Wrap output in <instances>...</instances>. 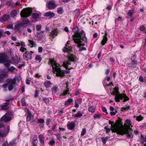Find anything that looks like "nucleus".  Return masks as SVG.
Segmentation results:
<instances>
[{"label":"nucleus","mask_w":146,"mask_h":146,"mask_svg":"<svg viewBox=\"0 0 146 146\" xmlns=\"http://www.w3.org/2000/svg\"><path fill=\"white\" fill-rule=\"evenodd\" d=\"M72 38L74 42L77 44V46L79 48L84 45V43H86L87 42V38L85 37V34L83 30H82L80 33H75L72 35ZM86 49L85 47H82L80 48L78 50L81 51L85 50Z\"/></svg>","instance_id":"f257e3e1"},{"label":"nucleus","mask_w":146,"mask_h":146,"mask_svg":"<svg viewBox=\"0 0 146 146\" xmlns=\"http://www.w3.org/2000/svg\"><path fill=\"white\" fill-rule=\"evenodd\" d=\"M48 63L51 65L52 69V72L53 73L56 74L57 76H59L62 77L64 76L65 73H69L70 72L69 71L66 72L61 70L60 68V65L59 64L53 60L50 59Z\"/></svg>","instance_id":"f03ea898"},{"label":"nucleus","mask_w":146,"mask_h":146,"mask_svg":"<svg viewBox=\"0 0 146 146\" xmlns=\"http://www.w3.org/2000/svg\"><path fill=\"white\" fill-rule=\"evenodd\" d=\"M120 124L121 125V127H119V134L121 135H123L128 130H130L131 129V128L132 127L131 125V121L129 119H126L124 125H123L122 122V120L120 119Z\"/></svg>","instance_id":"7ed1b4c3"},{"label":"nucleus","mask_w":146,"mask_h":146,"mask_svg":"<svg viewBox=\"0 0 146 146\" xmlns=\"http://www.w3.org/2000/svg\"><path fill=\"white\" fill-rule=\"evenodd\" d=\"M120 119L117 120L114 123L113 121H112L110 120L109 121V123L111 125V130L112 132H116L119 134V127H121V125L120 124Z\"/></svg>","instance_id":"20e7f679"},{"label":"nucleus","mask_w":146,"mask_h":146,"mask_svg":"<svg viewBox=\"0 0 146 146\" xmlns=\"http://www.w3.org/2000/svg\"><path fill=\"white\" fill-rule=\"evenodd\" d=\"M32 9L27 8L23 9L20 13V15L22 17L26 18L29 17L32 13Z\"/></svg>","instance_id":"39448f33"},{"label":"nucleus","mask_w":146,"mask_h":146,"mask_svg":"<svg viewBox=\"0 0 146 146\" xmlns=\"http://www.w3.org/2000/svg\"><path fill=\"white\" fill-rule=\"evenodd\" d=\"M46 5L49 9H53L57 6L54 1L52 0L48 2Z\"/></svg>","instance_id":"423d86ee"},{"label":"nucleus","mask_w":146,"mask_h":146,"mask_svg":"<svg viewBox=\"0 0 146 146\" xmlns=\"http://www.w3.org/2000/svg\"><path fill=\"white\" fill-rule=\"evenodd\" d=\"M41 15V13L40 12L35 13L32 14L31 17L35 22L40 20Z\"/></svg>","instance_id":"0eeeda50"},{"label":"nucleus","mask_w":146,"mask_h":146,"mask_svg":"<svg viewBox=\"0 0 146 146\" xmlns=\"http://www.w3.org/2000/svg\"><path fill=\"white\" fill-rule=\"evenodd\" d=\"M114 90L115 91L113 92V95H115V100L116 102H119V100L118 99L119 97H121V94L119 93L117 87H115L114 88Z\"/></svg>","instance_id":"6e6552de"},{"label":"nucleus","mask_w":146,"mask_h":146,"mask_svg":"<svg viewBox=\"0 0 146 146\" xmlns=\"http://www.w3.org/2000/svg\"><path fill=\"white\" fill-rule=\"evenodd\" d=\"M33 53V52L31 51H26L23 54V57L24 58L27 60L31 59L32 57V54Z\"/></svg>","instance_id":"1a4fd4ad"},{"label":"nucleus","mask_w":146,"mask_h":146,"mask_svg":"<svg viewBox=\"0 0 146 146\" xmlns=\"http://www.w3.org/2000/svg\"><path fill=\"white\" fill-rule=\"evenodd\" d=\"M11 119L10 115L9 113H6L1 119V121H3L5 122H8Z\"/></svg>","instance_id":"9d476101"},{"label":"nucleus","mask_w":146,"mask_h":146,"mask_svg":"<svg viewBox=\"0 0 146 146\" xmlns=\"http://www.w3.org/2000/svg\"><path fill=\"white\" fill-rule=\"evenodd\" d=\"M6 82L9 85H14L16 83V79L15 78L13 79L9 78L6 80Z\"/></svg>","instance_id":"9b49d317"},{"label":"nucleus","mask_w":146,"mask_h":146,"mask_svg":"<svg viewBox=\"0 0 146 146\" xmlns=\"http://www.w3.org/2000/svg\"><path fill=\"white\" fill-rule=\"evenodd\" d=\"M67 57L70 61L75 62L77 60V57L75 55L70 54V53H68Z\"/></svg>","instance_id":"f8f14e48"},{"label":"nucleus","mask_w":146,"mask_h":146,"mask_svg":"<svg viewBox=\"0 0 146 146\" xmlns=\"http://www.w3.org/2000/svg\"><path fill=\"white\" fill-rule=\"evenodd\" d=\"M71 64L70 62L65 61L63 62L62 66L66 69H68L69 70H70L73 68V67L70 66Z\"/></svg>","instance_id":"ddd939ff"},{"label":"nucleus","mask_w":146,"mask_h":146,"mask_svg":"<svg viewBox=\"0 0 146 146\" xmlns=\"http://www.w3.org/2000/svg\"><path fill=\"white\" fill-rule=\"evenodd\" d=\"M121 97H119L118 98L119 102H120V100H122L123 98H124L123 101V102H125L129 100V98L125 94H121Z\"/></svg>","instance_id":"4468645a"},{"label":"nucleus","mask_w":146,"mask_h":146,"mask_svg":"<svg viewBox=\"0 0 146 146\" xmlns=\"http://www.w3.org/2000/svg\"><path fill=\"white\" fill-rule=\"evenodd\" d=\"M132 131L131 129L130 130H128L127 132L125 133L124 134L126 135V137L128 138H132L133 136V134L131 132V131Z\"/></svg>","instance_id":"2eb2a0df"},{"label":"nucleus","mask_w":146,"mask_h":146,"mask_svg":"<svg viewBox=\"0 0 146 146\" xmlns=\"http://www.w3.org/2000/svg\"><path fill=\"white\" fill-rule=\"evenodd\" d=\"M107 33H105L104 35L103 36V39L102 40L101 42V43L102 45H104L108 40V38L107 36Z\"/></svg>","instance_id":"dca6fc26"},{"label":"nucleus","mask_w":146,"mask_h":146,"mask_svg":"<svg viewBox=\"0 0 146 146\" xmlns=\"http://www.w3.org/2000/svg\"><path fill=\"white\" fill-rule=\"evenodd\" d=\"M8 74L7 73H3L0 74V82H2L4 78L8 77Z\"/></svg>","instance_id":"f3484780"},{"label":"nucleus","mask_w":146,"mask_h":146,"mask_svg":"<svg viewBox=\"0 0 146 146\" xmlns=\"http://www.w3.org/2000/svg\"><path fill=\"white\" fill-rule=\"evenodd\" d=\"M38 142L37 135H35L33 138V146H37Z\"/></svg>","instance_id":"a211bd4d"},{"label":"nucleus","mask_w":146,"mask_h":146,"mask_svg":"<svg viewBox=\"0 0 146 146\" xmlns=\"http://www.w3.org/2000/svg\"><path fill=\"white\" fill-rule=\"evenodd\" d=\"M65 85H66V90H65L63 92L62 94H61L60 95V96H65L67 94H68V95L70 94V93H69V89L68 88V84H65Z\"/></svg>","instance_id":"6ab92c4d"},{"label":"nucleus","mask_w":146,"mask_h":146,"mask_svg":"<svg viewBox=\"0 0 146 146\" xmlns=\"http://www.w3.org/2000/svg\"><path fill=\"white\" fill-rule=\"evenodd\" d=\"M72 48L70 46L66 44L64 48L63 49V51L64 52H67L69 51H70L71 50Z\"/></svg>","instance_id":"aec40b11"},{"label":"nucleus","mask_w":146,"mask_h":146,"mask_svg":"<svg viewBox=\"0 0 146 146\" xmlns=\"http://www.w3.org/2000/svg\"><path fill=\"white\" fill-rule=\"evenodd\" d=\"M9 103V102L5 103L1 106V108L3 110H7L8 108V105Z\"/></svg>","instance_id":"412c9836"},{"label":"nucleus","mask_w":146,"mask_h":146,"mask_svg":"<svg viewBox=\"0 0 146 146\" xmlns=\"http://www.w3.org/2000/svg\"><path fill=\"white\" fill-rule=\"evenodd\" d=\"M39 139L40 143L42 145L44 143V138L43 135L40 134L39 136Z\"/></svg>","instance_id":"4be33fe9"},{"label":"nucleus","mask_w":146,"mask_h":146,"mask_svg":"<svg viewBox=\"0 0 146 146\" xmlns=\"http://www.w3.org/2000/svg\"><path fill=\"white\" fill-rule=\"evenodd\" d=\"M44 16L49 17L50 18H52L54 16V13L51 12H48L45 13L44 15Z\"/></svg>","instance_id":"5701e85b"},{"label":"nucleus","mask_w":146,"mask_h":146,"mask_svg":"<svg viewBox=\"0 0 146 146\" xmlns=\"http://www.w3.org/2000/svg\"><path fill=\"white\" fill-rule=\"evenodd\" d=\"M29 45L31 47H35L36 46V44L34 41L32 40H29Z\"/></svg>","instance_id":"b1692460"},{"label":"nucleus","mask_w":146,"mask_h":146,"mask_svg":"<svg viewBox=\"0 0 146 146\" xmlns=\"http://www.w3.org/2000/svg\"><path fill=\"white\" fill-rule=\"evenodd\" d=\"M96 110V107L93 106H90L88 108V111L89 112H91L92 113L94 112Z\"/></svg>","instance_id":"393cba45"},{"label":"nucleus","mask_w":146,"mask_h":146,"mask_svg":"<svg viewBox=\"0 0 146 146\" xmlns=\"http://www.w3.org/2000/svg\"><path fill=\"white\" fill-rule=\"evenodd\" d=\"M58 33V31L56 29H54L51 31L50 35L51 36L54 37L57 36Z\"/></svg>","instance_id":"a878e982"},{"label":"nucleus","mask_w":146,"mask_h":146,"mask_svg":"<svg viewBox=\"0 0 146 146\" xmlns=\"http://www.w3.org/2000/svg\"><path fill=\"white\" fill-rule=\"evenodd\" d=\"M80 14V10L78 9H76L74 11L73 15L77 17H79Z\"/></svg>","instance_id":"bb28decb"},{"label":"nucleus","mask_w":146,"mask_h":146,"mask_svg":"<svg viewBox=\"0 0 146 146\" xmlns=\"http://www.w3.org/2000/svg\"><path fill=\"white\" fill-rule=\"evenodd\" d=\"M75 127V124L73 123H70L67 125V127L68 129L72 130Z\"/></svg>","instance_id":"cd10ccee"},{"label":"nucleus","mask_w":146,"mask_h":146,"mask_svg":"<svg viewBox=\"0 0 146 146\" xmlns=\"http://www.w3.org/2000/svg\"><path fill=\"white\" fill-rule=\"evenodd\" d=\"M82 114L81 113L80 111H78L77 113L73 115V116L74 117H78L79 118L81 117L82 116Z\"/></svg>","instance_id":"c85d7f7f"},{"label":"nucleus","mask_w":146,"mask_h":146,"mask_svg":"<svg viewBox=\"0 0 146 146\" xmlns=\"http://www.w3.org/2000/svg\"><path fill=\"white\" fill-rule=\"evenodd\" d=\"M51 84L52 83L48 81H45L44 83V86L46 88L49 87Z\"/></svg>","instance_id":"c756f323"},{"label":"nucleus","mask_w":146,"mask_h":146,"mask_svg":"<svg viewBox=\"0 0 146 146\" xmlns=\"http://www.w3.org/2000/svg\"><path fill=\"white\" fill-rule=\"evenodd\" d=\"M11 16L12 17H14L17 15V11L15 10H12L11 13Z\"/></svg>","instance_id":"7c9ffc66"},{"label":"nucleus","mask_w":146,"mask_h":146,"mask_svg":"<svg viewBox=\"0 0 146 146\" xmlns=\"http://www.w3.org/2000/svg\"><path fill=\"white\" fill-rule=\"evenodd\" d=\"M7 70L10 72H13L15 70L16 71L17 70L16 68L13 66H11L10 67H8L7 68Z\"/></svg>","instance_id":"2f4dec72"},{"label":"nucleus","mask_w":146,"mask_h":146,"mask_svg":"<svg viewBox=\"0 0 146 146\" xmlns=\"http://www.w3.org/2000/svg\"><path fill=\"white\" fill-rule=\"evenodd\" d=\"M9 16L8 15H5L2 17V19L4 21H6L9 18Z\"/></svg>","instance_id":"473e14b6"},{"label":"nucleus","mask_w":146,"mask_h":146,"mask_svg":"<svg viewBox=\"0 0 146 146\" xmlns=\"http://www.w3.org/2000/svg\"><path fill=\"white\" fill-rule=\"evenodd\" d=\"M73 100L72 99H69L65 102V105H69L72 102Z\"/></svg>","instance_id":"72a5a7b5"},{"label":"nucleus","mask_w":146,"mask_h":146,"mask_svg":"<svg viewBox=\"0 0 146 146\" xmlns=\"http://www.w3.org/2000/svg\"><path fill=\"white\" fill-rule=\"evenodd\" d=\"M35 60L38 61L39 62H40L42 60V58L39 55H37L35 57Z\"/></svg>","instance_id":"f704fd0d"},{"label":"nucleus","mask_w":146,"mask_h":146,"mask_svg":"<svg viewBox=\"0 0 146 146\" xmlns=\"http://www.w3.org/2000/svg\"><path fill=\"white\" fill-rule=\"evenodd\" d=\"M108 136H107L106 137H103L101 138L102 141L104 144H105L106 143L107 140L108 139Z\"/></svg>","instance_id":"c9c22d12"},{"label":"nucleus","mask_w":146,"mask_h":146,"mask_svg":"<svg viewBox=\"0 0 146 146\" xmlns=\"http://www.w3.org/2000/svg\"><path fill=\"white\" fill-rule=\"evenodd\" d=\"M21 103L22 106H25L26 105V103L25 101V100L24 98H23L21 100Z\"/></svg>","instance_id":"e433bc0d"},{"label":"nucleus","mask_w":146,"mask_h":146,"mask_svg":"<svg viewBox=\"0 0 146 146\" xmlns=\"http://www.w3.org/2000/svg\"><path fill=\"white\" fill-rule=\"evenodd\" d=\"M137 64L135 60H133L130 64L131 67H135Z\"/></svg>","instance_id":"4c0bfd02"},{"label":"nucleus","mask_w":146,"mask_h":146,"mask_svg":"<svg viewBox=\"0 0 146 146\" xmlns=\"http://www.w3.org/2000/svg\"><path fill=\"white\" fill-rule=\"evenodd\" d=\"M4 63V65L5 66L9 67L11 63V62L9 61H6L5 60V62Z\"/></svg>","instance_id":"58836bf2"},{"label":"nucleus","mask_w":146,"mask_h":146,"mask_svg":"<svg viewBox=\"0 0 146 146\" xmlns=\"http://www.w3.org/2000/svg\"><path fill=\"white\" fill-rule=\"evenodd\" d=\"M135 117L136 118V120L138 121H140L142 120L143 118V117L141 116V115H139L138 116H137V117L134 116V117Z\"/></svg>","instance_id":"ea45409f"},{"label":"nucleus","mask_w":146,"mask_h":146,"mask_svg":"<svg viewBox=\"0 0 146 146\" xmlns=\"http://www.w3.org/2000/svg\"><path fill=\"white\" fill-rule=\"evenodd\" d=\"M129 106H124L123 107L121 108V110L122 111H123L124 110H127L129 109Z\"/></svg>","instance_id":"a19ab883"},{"label":"nucleus","mask_w":146,"mask_h":146,"mask_svg":"<svg viewBox=\"0 0 146 146\" xmlns=\"http://www.w3.org/2000/svg\"><path fill=\"white\" fill-rule=\"evenodd\" d=\"M51 90L52 92H56L58 90V87L56 86H54L52 87Z\"/></svg>","instance_id":"79ce46f5"},{"label":"nucleus","mask_w":146,"mask_h":146,"mask_svg":"<svg viewBox=\"0 0 146 146\" xmlns=\"http://www.w3.org/2000/svg\"><path fill=\"white\" fill-rule=\"evenodd\" d=\"M23 20V21L24 24L29 23L30 22L29 20L26 18H24Z\"/></svg>","instance_id":"37998d69"},{"label":"nucleus","mask_w":146,"mask_h":146,"mask_svg":"<svg viewBox=\"0 0 146 146\" xmlns=\"http://www.w3.org/2000/svg\"><path fill=\"white\" fill-rule=\"evenodd\" d=\"M31 114L30 113H28L27 117V121H29L31 119Z\"/></svg>","instance_id":"c03bdc74"},{"label":"nucleus","mask_w":146,"mask_h":146,"mask_svg":"<svg viewBox=\"0 0 146 146\" xmlns=\"http://www.w3.org/2000/svg\"><path fill=\"white\" fill-rule=\"evenodd\" d=\"M134 11L132 10H130L127 14V15L130 17L132 16L133 14Z\"/></svg>","instance_id":"a18cd8bd"},{"label":"nucleus","mask_w":146,"mask_h":146,"mask_svg":"<svg viewBox=\"0 0 146 146\" xmlns=\"http://www.w3.org/2000/svg\"><path fill=\"white\" fill-rule=\"evenodd\" d=\"M101 114H95L93 116L94 118L96 119V118H100L101 116Z\"/></svg>","instance_id":"49530a36"},{"label":"nucleus","mask_w":146,"mask_h":146,"mask_svg":"<svg viewBox=\"0 0 146 146\" xmlns=\"http://www.w3.org/2000/svg\"><path fill=\"white\" fill-rule=\"evenodd\" d=\"M104 129L106 130V133H109L111 130V129H110V128H108V127L107 126H106L104 127Z\"/></svg>","instance_id":"de8ad7c7"},{"label":"nucleus","mask_w":146,"mask_h":146,"mask_svg":"<svg viewBox=\"0 0 146 146\" xmlns=\"http://www.w3.org/2000/svg\"><path fill=\"white\" fill-rule=\"evenodd\" d=\"M62 7H60L58 8L57 10V12L60 14H61L62 13Z\"/></svg>","instance_id":"09e8293b"},{"label":"nucleus","mask_w":146,"mask_h":146,"mask_svg":"<svg viewBox=\"0 0 146 146\" xmlns=\"http://www.w3.org/2000/svg\"><path fill=\"white\" fill-rule=\"evenodd\" d=\"M26 50L27 49L25 48V46H21L20 49V51L23 52L25 51H26Z\"/></svg>","instance_id":"8fccbe9b"},{"label":"nucleus","mask_w":146,"mask_h":146,"mask_svg":"<svg viewBox=\"0 0 146 146\" xmlns=\"http://www.w3.org/2000/svg\"><path fill=\"white\" fill-rule=\"evenodd\" d=\"M122 20V18L121 17H119L117 18H116L115 20V22L118 21H121Z\"/></svg>","instance_id":"3c124183"},{"label":"nucleus","mask_w":146,"mask_h":146,"mask_svg":"<svg viewBox=\"0 0 146 146\" xmlns=\"http://www.w3.org/2000/svg\"><path fill=\"white\" fill-rule=\"evenodd\" d=\"M42 100L44 101L45 102L46 104H48L49 102V99L47 98H44L42 99Z\"/></svg>","instance_id":"603ef678"},{"label":"nucleus","mask_w":146,"mask_h":146,"mask_svg":"<svg viewBox=\"0 0 146 146\" xmlns=\"http://www.w3.org/2000/svg\"><path fill=\"white\" fill-rule=\"evenodd\" d=\"M75 102H76L78 104H81L82 102V99L81 98H78L77 100H76Z\"/></svg>","instance_id":"864d4df0"},{"label":"nucleus","mask_w":146,"mask_h":146,"mask_svg":"<svg viewBox=\"0 0 146 146\" xmlns=\"http://www.w3.org/2000/svg\"><path fill=\"white\" fill-rule=\"evenodd\" d=\"M86 133V130L84 128H83L82 131L81 132V136H83Z\"/></svg>","instance_id":"5fc2aeb1"},{"label":"nucleus","mask_w":146,"mask_h":146,"mask_svg":"<svg viewBox=\"0 0 146 146\" xmlns=\"http://www.w3.org/2000/svg\"><path fill=\"white\" fill-rule=\"evenodd\" d=\"M141 140L144 142H146V135L145 136H141Z\"/></svg>","instance_id":"6e6d98bb"},{"label":"nucleus","mask_w":146,"mask_h":146,"mask_svg":"<svg viewBox=\"0 0 146 146\" xmlns=\"http://www.w3.org/2000/svg\"><path fill=\"white\" fill-rule=\"evenodd\" d=\"M56 129V124H54L52 126V130L53 131H55Z\"/></svg>","instance_id":"4d7b16f0"},{"label":"nucleus","mask_w":146,"mask_h":146,"mask_svg":"<svg viewBox=\"0 0 146 146\" xmlns=\"http://www.w3.org/2000/svg\"><path fill=\"white\" fill-rule=\"evenodd\" d=\"M44 122V119H39L38 120L37 123H43Z\"/></svg>","instance_id":"13d9d810"},{"label":"nucleus","mask_w":146,"mask_h":146,"mask_svg":"<svg viewBox=\"0 0 146 146\" xmlns=\"http://www.w3.org/2000/svg\"><path fill=\"white\" fill-rule=\"evenodd\" d=\"M140 31H143L145 30V27L143 25H141L139 28Z\"/></svg>","instance_id":"bf43d9fd"},{"label":"nucleus","mask_w":146,"mask_h":146,"mask_svg":"<svg viewBox=\"0 0 146 146\" xmlns=\"http://www.w3.org/2000/svg\"><path fill=\"white\" fill-rule=\"evenodd\" d=\"M41 28V26L40 25H37L36 27V30L37 31H39Z\"/></svg>","instance_id":"052dcab7"},{"label":"nucleus","mask_w":146,"mask_h":146,"mask_svg":"<svg viewBox=\"0 0 146 146\" xmlns=\"http://www.w3.org/2000/svg\"><path fill=\"white\" fill-rule=\"evenodd\" d=\"M5 54L4 53H0V58L5 59Z\"/></svg>","instance_id":"680f3d73"},{"label":"nucleus","mask_w":146,"mask_h":146,"mask_svg":"<svg viewBox=\"0 0 146 146\" xmlns=\"http://www.w3.org/2000/svg\"><path fill=\"white\" fill-rule=\"evenodd\" d=\"M15 140H13L10 142L8 146H13L15 144Z\"/></svg>","instance_id":"e2e57ef3"},{"label":"nucleus","mask_w":146,"mask_h":146,"mask_svg":"<svg viewBox=\"0 0 146 146\" xmlns=\"http://www.w3.org/2000/svg\"><path fill=\"white\" fill-rule=\"evenodd\" d=\"M102 109L103 112L106 113V114L107 113V110L105 107H102Z\"/></svg>","instance_id":"0e129e2a"},{"label":"nucleus","mask_w":146,"mask_h":146,"mask_svg":"<svg viewBox=\"0 0 146 146\" xmlns=\"http://www.w3.org/2000/svg\"><path fill=\"white\" fill-rule=\"evenodd\" d=\"M54 143L55 141L53 140L49 142V144L50 145H52L54 144Z\"/></svg>","instance_id":"69168bd1"},{"label":"nucleus","mask_w":146,"mask_h":146,"mask_svg":"<svg viewBox=\"0 0 146 146\" xmlns=\"http://www.w3.org/2000/svg\"><path fill=\"white\" fill-rule=\"evenodd\" d=\"M19 42L20 45H21V46H25V44L23 41H21Z\"/></svg>","instance_id":"338daca9"},{"label":"nucleus","mask_w":146,"mask_h":146,"mask_svg":"<svg viewBox=\"0 0 146 146\" xmlns=\"http://www.w3.org/2000/svg\"><path fill=\"white\" fill-rule=\"evenodd\" d=\"M13 85H10L8 87V90H12L13 88Z\"/></svg>","instance_id":"774afa93"}]
</instances>
